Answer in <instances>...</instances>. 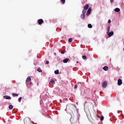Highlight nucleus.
I'll return each mask as SVG.
<instances>
[{"label": "nucleus", "instance_id": "obj_34", "mask_svg": "<svg viewBox=\"0 0 124 124\" xmlns=\"http://www.w3.org/2000/svg\"><path fill=\"white\" fill-rule=\"evenodd\" d=\"M77 62L78 63V61H77Z\"/></svg>", "mask_w": 124, "mask_h": 124}, {"label": "nucleus", "instance_id": "obj_16", "mask_svg": "<svg viewBox=\"0 0 124 124\" xmlns=\"http://www.w3.org/2000/svg\"><path fill=\"white\" fill-rule=\"evenodd\" d=\"M9 108L10 109V110H11L12 109H13V106L9 105Z\"/></svg>", "mask_w": 124, "mask_h": 124}, {"label": "nucleus", "instance_id": "obj_4", "mask_svg": "<svg viewBox=\"0 0 124 124\" xmlns=\"http://www.w3.org/2000/svg\"><path fill=\"white\" fill-rule=\"evenodd\" d=\"M108 37H111V36H112V35H114V31H111L110 32H108V33H107Z\"/></svg>", "mask_w": 124, "mask_h": 124}, {"label": "nucleus", "instance_id": "obj_15", "mask_svg": "<svg viewBox=\"0 0 124 124\" xmlns=\"http://www.w3.org/2000/svg\"><path fill=\"white\" fill-rule=\"evenodd\" d=\"M88 27L89 28V29H92V28H93V25H92L91 24H89L88 25Z\"/></svg>", "mask_w": 124, "mask_h": 124}, {"label": "nucleus", "instance_id": "obj_11", "mask_svg": "<svg viewBox=\"0 0 124 124\" xmlns=\"http://www.w3.org/2000/svg\"><path fill=\"white\" fill-rule=\"evenodd\" d=\"M103 69L104 70H105V71H108V67H107V66H105L103 68Z\"/></svg>", "mask_w": 124, "mask_h": 124}, {"label": "nucleus", "instance_id": "obj_20", "mask_svg": "<svg viewBox=\"0 0 124 124\" xmlns=\"http://www.w3.org/2000/svg\"><path fill=\"white\" fill-rule=\"evenodd\" d=\"M82 59H83V60H86V59H87V56H85V55L83 56H82Z\"/></svg>", "mask_w": 124, "mask_h": 124}, {"label": "nucleus", "instance_id": "obj_33", "mask_svg": "<svg viewBox=\"0 0 124 124\" xmlns=\"http://www.w3.org/2000/svg\"><path fill=\"white\" fill-rule=\"evenodd\" d=\"M100 93H102V92H100Z\"/></svg>", "mask_w": 124, "mask_h": 124}, {"label": "nucleus", "instance_id": "obj_31", "mask_svg": "<svg viewBox=\"0 0 124 124\" xmlns=\"http://www.w3.org/2000/svg\"><path fill=\"white\" fill-rule=\"evenodd\" d=\"M74 107H75V108H77V107H76V106H74Z\"/></svg>", "mask_w": 124, "mask_h": 124}, {"label": "nucleus", "instance_id": "obj_8", "mask_svg": "<svg viewBox=\"0 0 124 124\" xmlns=\"http://www.w3.org/2000/svg\"><path fill=\"white\" fill-rule=\"evenodd\" d=\"M43 22V20L42 19H40L38 20L39 25H41Z\"/></svg>", "mask_w": 124, "mask_h": 124}, {"label": "nucleus", "instance_id": "obj_6", "mask_svg": "<svg viewBox=\"0 0 124 124\" xmlns=\"http://www.w3.org/2000/svg\"><path fill=\"white\" fill-rule=\"evenodd\" d=\"M88 8H89V4H86L84 6V9L83 10V11L87 10L88 9Z\"/></svg>", "mask_w": 124, "mask_h": 124}, {"label": "nucleus", "instance_id": "obj_2", "mask_svg": "<svg viewBox=\"0 0 124 124\" xmlns=\"http://www.w3.org/2000/svg\"><path fill=\"white\" fill-rule=\"evenodd\" d=\"M85 14H86V11H82V14L80 16L81 19H85Z\"/></svg>", "mask_w": 124, "mask_h": 124}, {"label": "nucleus", "instance_id": "obj_12", "mask_svg": "<svg viewBox=\"0 0 124 124\" xmlns=\"http://www.w3.org/2000/svg\"><path fill=\"white\" fill-rule=\"evenodd\" d=\"M3 97H5L6 99H11V97L10 96L7 95V96H4Z\"/></svg>", "mask_w": 124, "mask_h": 124}, {"label": "nucleus", "instance_id": "obj_22", "mask_svg": "<svg viewBox=\"0 0 124 124\" xmlns=\"http://www.w3.org/2000/svg\"><path fill=\"white\" fill-rule=\"evenodd\" d=\"M61 1L63 4L65 3V0H61Z\"/></svg>", "mask_w": 124, "mask_h": 124}, {"label": "nucleus", "instance_id": "obj_10", "mask_svg": "<svg viewBox=\"0 0 124 124\" xmlns=\"http://www.w3.org/2000/svg\"><path fill=\"white\" fill-rule=\"evenodd\" d=\"M68 61H69V59L66 58V59H64V60H63V62L64 63H66V62H68Z\"/></svg>", "mask_w": 124, "mask_h": 124}, {"label": "nucleus", "instance_id": "obj_19", "mask_svg": "<svg viewBox=\"0 0 124 124\" xmlns=\"http://www.w3.org/2000/svg\"><path fill=\"white\" fill-rule=\"evenodd\" d=\"M22 99V97H20L18 99V102H21V100Z\"/></svg>", "mask_w": 124, "mask_h": 124}, {"label": "nucleus", "instance_id": "obj_18", "mask_svg": "<svg viewBox=\"0 0 124 124\" xmlns=\"http://www.w3.org/2000/svg\"><path fill=\"white\" fill-rule=\"evenodd\" d=\"M12 95H13V96H18L19 95V94H15V93H12Z\"/></svg>", "mask_w": 124, "mask_h": 124}, {"label": "nucleus", "instance_id": "obj_17", "mask_svg": "<svg viewBox=\"0 0 124 124\" xmlns=\"http://www.w3.org/2000/svg\"><path fill=\"white\" fill-rule=\"evenodd\" d=\"M54 73L55 74H59V70H55Z\"/></svg>", "mask_w": 124, "mask_h": 124}, {"label": "nucleus", "instance_id": "obj_25", "mask_svg": "<svg viewBox=\"0 0 124 124\" xmlns=\"http://www.w3.org/2000/svg\"><path fill=\"white\" fill-rule=\"evenodd\" d=\"M77 88H78V85H75V89H77Z\"/></svg>", "mask_w": 124, "mask_h": 124}, {"label": "nucleus", "instance_id": "obj_13", "mask_svg": "<svg viewBox=\"0 0 124 124\" xmlns=\"http://www.w3.org/2000/svg\"><path fill=\"white\" fill-rule=\"evenodd\" d=\"M120 9L119 8H116L114 9V11H115V12H120Z\"/></svg>", "mask_w": 124, "mask_h": 124}, {"label": "nucleus", "instance_id": "obj_3", "mask_svg": "<svg viewBox=\"0 0 124 124\" xmlns=\"http://www.w3.org/2000/svg\"><path fill=\"white\" fill-rule=\"evenodd\" d=\"M91 12H92V8L90 7L87 12V16H89V15L91 14Z\"/></svg>", "mask_w": 124, "mask_h": 124}, {"label": "nucleus", "instance_id": "obj_29", "mask_svg": "<svg viewBox=\"0 0 124 124\" xmlns=\"http://www.w3.org/2000/svg\"><path fill=\"white\" fill-rule=\"evenodd\" d=\"M54 54L55 56H56L57 55V53H56V52H55Z\"/></svg>", "mask_w": 124, "mask_h": 124}, {"label": "nucleus", "instance_id": "obj_27", "mask_svg": "<svg viewBox=\"0 0 124 124\" xmlns=\"http://www.w3.org/2000/svg\"><path fill=\"white\" fill-rule=\"evenodd\" d=\"M108 22L110 24V23H111V20L108 19Z\"/></svg>", "mask_w": 124, "mask_h": 124}, {"label": "nucleus", "instance_id": "obj_32", "mask_svg": "<svg viewBox=\"0 0 124 124\" xmlns=\"http://www.w3.org/2000/svg\"><path fill=\"white\" fill-rule=\"evenodd\" d=\"M32 84V82H30V85H31Z\"/></svg>", "mask_w": 124, "mask_h": 124}, {"label": "nucleus", "instance_id": "obj_24", "mask_svg": "<svg viewBox=\"0 0 124 124\" xmlns=\"http://www.w3.org/2000/svg\"><path fill=\"white\" fill-rule=\"evenodd\" d=\"M104 119V117L103 116H102L101 117V121H103Z\"/></svg>", "mask_w": 124, "mask_h": 124}, {"label": "nucleus", "instance_id": "obj_1", "mask_svg": "<svg viewBox=\"0 0 124 124\" xmlns=\"http://www.w3.org/2000/svg\"><path fill=\"white\" fill-rule=\"evenodd\" d=\"M31 77H28L26 81V84L27 86H28V83H29V82H31Z\"/></svg>", "mask_w": 124, "mask_h": 124}, {"label": "nucleus", "instance_id": "obj_7", "mask_svg": "<svg viewBox=\"0 0 124 124\" xmlns=\"http://www.w3.org/2000/svg\"><path fill=\"white\" fill-rule=\"evenodd\" d=\"M103 88H106L107 87V82L105 81L103 83Z\"/></svg>", "mask_w": 124, "mask_h": 124}, {"label": "nucleus", "instance_id": "obj_21", "mask_svg": "<svg viewBox=\"0 0 124 124\" xmlns=\"http://www.w3.org/2000/svg\"><path fill=\"white\" fill-rule=\"evenodd\" d=\"M37 71H38V72H42V70H41V69L40 68H38L37 69Z\"/></svg>", "mask_w": 124, "mask_h": 124}, {"label": "nucleus", "instance_id": "obj_30", "mask_svg": "<svg viewBox=\"0 0 124 124\" xmlns=\"http://www.w3.org/2000/svg\"><path fill=\"white\" fill-rule=\"evenodd\" d=\"M61 53H62V54H64V53L62 51V52H61Z\"/></svg>", "mask_w": 124, "mask_h": 124}, {"label": "nucleus", "instance_id": "obj_14", "mask_svg": "<svg viewBox=\"0 0 124 124\" xmlns=\"http://www.w3.org/2000/svg\"><path fill=\"white\" fill-rule=\"evenodd\" d=\"M110 26H108L107 29V33H109L110 31Z\"/></svg>", "mask_w": 124, "mask_h": 124}, {"label": "nucleus", "instance_id": "obj_26", "mask_svg": "<svg viewBox=\"0 0 124 124\" xmlns=\"http://www.w3.org/2000/svg\"><path fill=\"white\" fill-rule=\"evenodd\" d=\"M48 63H49V61H46V64H48Z\"/></svg>", "mask_w": 124, "mask_h": 124}, {"label": "nucleus", "instance_id": "obj_9", "mask_svg": "<svg viewBox=\"0 0 124 124\" xmlns=\"http://www.w3.org/2000/svg\"><path fill=\"white\" fill-rule=\"evenodd\" d=\"M50 83L52 84V85H55V80L53 79H51L50 80Z\"/></svg>", "mask_w": 124, "mask_h": 124}, {"label": "nucleus", "instance_id": "obj_5", "mask_svg": "<svg viewBox=\"0 0 124 124\" xmlns=\"http://www.w3.org/2000/svg\"><path fill=\"white\" fill-rule=\"evenodd\" d=\"M122 84H123V81H122V79H119L118 80V86H121V85H122Z\"/></svg>", "mask_w": 124, "mask_h": 124}, {"label": "nucleus", "instance_id": "obj_23", "mask_svg": "<svg viewBox=\"0 0 124 124\" xmlns=\"http://www.w3.org/2000/svg\"><path fill=\"white\" fill-rule=\"evenodd\" d=\"M68 42H72V38H69L68 39Z\"/></svg>", "mask_w": 124, "mask_h": 124}, {"label": "nucleus", "instance_id": "obj_28", "mask_svg": "<svg viewBox=\"0 0 124 124\" xmlns=\"http://www.w3.org/2000/svg\"><path fill=\"white\" fill-rule=\"evenodd\" d=\"M110 2H111V3L114 2V0H110Z\"/></svg>", "mask_w": 124, "mask_h": 124}]
</instances>
